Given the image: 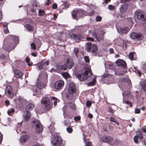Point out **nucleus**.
<instances>
[{"label":"nucleus","mask_w":146,"mask_h":146,"mask_svg":"<svg viewBox=\"0 0 146 146\" xmlns=\"http://www.w3.org/2000/svg\"><path fill=\"white\" fill-rule=\"evenodd\" d=\"M137 15L138 19H141L144 18V15L141 12H138L137 14Z\"/></svg>","instance_id":"27"},{"label":"nucleus","mask_w":146,"mask_h":146,"mask_svg":"<svg viewBox=\"0 0 146 146\" xmlns=\"http://www.w3.org/2000/svg\"><path fill=\"white\" fill-rule=\"evenodd\" d=\"M6 56L5 54H2L1 56L0 55L1 60H3L6 58Z\"/></svg>","instance_id":"59"},{"label":"nucleus","mask_w":146,"mask_h":146,"mask_svg":"<svg viewBox=\"0 0 146 146\" xmlns=\"http://www.w3.org/2000/svg\"><path fill=\"white\" fill-rule=\"evenodd\" d=\"M130 36L133 39L140 41L143 39L144 35L141 33L133 32L131 33Z\"/></svg>","instance_id":"7"},{"label":"nucleus","mask_w":146,"mask_h":146,"mask_svg":"<svg viewBox=\"0 0 146 146\" xmlns=\"http://www.w3.org/2000/svg\"><path fill=\"white\" fill-rule=\"evenodd\" d=\"M62 75V76L66 79L70 78V75L68 72L63 73Z\"/></svg>","instance_id":"31"},{"label":"nucleus","mask_w":146,"mask_h":146,"mask_svg":"<svg viewBox=\"0 0 146 146\" xmlns=\"http://www.w3.org/2000/svg\"><path fill=\"white\" fill-rule=\"evenodd\" d=\"M123 102L124 104H126L127 105H129L130 107L132 106V105L131 102L130 101H123Z\"/></svg>","instance_id":"42"},{"label":"nucleus","mask_w":146,"mask_h":146,"mask_svg":"<svg viewBox=\"0 0 146 146\" xmlns=\"http://www.w3.org/2000/svg\"><path fill=\"white\" fill-rule=\"evenodd\" d=\"M86 44L87 46L86 48L87 52L91 51L92 53L95 54L97 53L98 48L96 45L94 44L92 45L90 42H87Z\"/></svg>","instance_id":"5"},{"label":"nucleus","mask_w":146,"mask_h":146,"mask_svg":"<svg viewBox=\"0 0 146 146\" xmlns=\"http://www.w3.org/2000/svg\"><path fill=\"white\" fill-rule=\"evenodd\" d=\"M25 60H26V62L27 63H28V65L29 66H31V65L29 63V62L30 60V58L29 57H27L26 58Z\"/></svg>","instance_id":"53"},{"label":"nucleus","mask_w":146,"mask_h":146,"mask_svg":"<svg viewBox=\"0 0 146 146\" xmlns=\"http://www.w3.org/2000/svg\"><path fill=\"white\" fill-rule=\"evenodd\" d=\"M8 96L9 98L12 99L14 96V93L12 91V88L11 86H8L7 88Z\"/></svg>","instance_id":"14"},{"label":"nucleus","mask_w":146,"mask_h":146,"mask_svg":"<svg viewBox=\"0 0 146 146\" xmlns=\"http://www.w3.org/2000/svg\"><path fill=\"white\" fill-rule=\"evenodd\" d=\"M64 84V81L62 80H60L56 81L54 84V87L55 89L58 90L61 89Z\"/></svg>","instance_id":"9"},{"label":"nucleus","mask_w":146,"mask_h":146,"mask_svg":"<svg viewBox=\"0 0 146 146\" xmlns=\"http://www.w3.org/2000/svg\"><path fill=\"white\" fill-rule=\"evenodd\" d=\"M92 36L93 37L95 38L97 40L99 41H100L102 39L101 36L99 34H97L95 31L93 32Z\"/></svg>","instance_id":"21"},{"label":"nucleus","mask_w":146,"mask_h":146,"mask_svg":"<svg viewBox=\"0 0 146 146\" xmlns=\"http://www.w3.org/2000/svg\"><path fill=\"white\" fill-rule=\"evenodd\" d=\"M66 130L68 133H71L73 131V129L71 127L69 126L66 128Z\"/></svg>","instance_id":"39"},{"label":"nucleus","mask_w":146,"mask_h":146,"mask_svg":"<svg viewBox=\"0 0 146 146\" xmlns=\"http://www.w3.org/2000/svg\"><path fill=\"white\" fill-rule=\"evenodd\" d=\"M67 67H68V66L67 64H65L62 65H58L57 66V68L59 70H65L67 69Z\"/></svg>","instance_id":"24"},{"label":"nucleus","mask_w":146,"mask_h":146,"mask_svg":"<svg viewBox=\"0 0 146 146\" xmlns=\"http://www.w3.org/2000/svg\"><path fill=\"white\" fill-rule=\"evenodd\" d=\"M78 9L74 10L71 13L73 18L75 19L78 18Z\"/></svg>","instance_id":"22"},{"label":"nucleus","mask_w":146,"mask_h":146,"mask_svg":"<svg viewBox=\"0 0 146 146\" xmlns=\"http://www.w3.org/2000/svg\"><path fill=\"white\" fill-rule=\"evenodd\" d=\"M15 110L13 108L11 109V110H9L7 111L8 114L9 115H11V114L12 113H13L15 112Z\"/></svg>","instance_id":"38"},{"label":"nucleus","mask_w":146,"mask_h":146,"mask_svg":"<svg viewBox=\"0 0 146 146\" xmlns=\"http://www.w3.org/2000/svg\"><path fill=\"white\" fill-rule=\"evenodd\" d=\"M108 7L110 10H112L115 9L114 6L111 5H109Z\"/></svg>","instance_id":"55"},{"label":"nucleus","mask_w":146,"mask_h":146,"mask_svg":"<svg viewBox=\"0 0 146 146\" xmlns=\"http://www.w3.org/2000/svg\"><path fill=\"white\" fill-rule=\"evenodd\" d=\"M64 125L66 126H70V123L69 121H67L65 120L64 122Z\"/></svg>","instance_id":"43"},{"label":"nucleus","mask_w":146,"mask_h":146,"mask_svg":"<svg viewBox=\"0 0 146 146\" xmlns=\"http://www.w3.org/2000/svg\"><path fill=\"white\" fill-rule=\"evenodd\" d=\"M92 74V73L91 70L88 69L85 70L84 74L77 73L76 76L81 81H83L86 80L88 77H91Z\"/></svg>","instance_id":"2"},{"label":"nucleus","mask_w":146,"mask_h":146,"mask_svg":"<svg viewBox=\"0 0 146 146\" xmlns=\"http://www.w3.org/2000/svg\"><path fill=\"white\" fill-rule=\"evenodd\" d=\"M118 33L122 35L126 34L128 32L129 29L127 27H118L117 28Z\"/></svg>","instance_id":"13"},{"label":"nucleus","mask_w":146,"mask_h":146,"mask_svg":"<svg viewBox=\"0 0 146 146\" xmlns=\"http://www.w3.org/2000/svg\"><path fill=\"white\" fill-rule=\"evenodd\" d=\"M127 5L124 4L122 5L120 8V10L121 12H124L127 10Z\"/></svg>","instance_id":"23"},{"label":"nucleus","mask_w":146,"mask_h":146,"mask_svg":"<svg viewBox=\"0 0 146 146\" xmlns=\"http://www.w3.org/2000/svg\"><path fill=\"white\" fill-rule=\"evenodd\" d=\"M68 91L69 93L74 94L76 91V86L75 84L72 83L71 82L69 85Z\"/></svg>","instance_id":"10"},{"label":"nucleus","mask_w":146,"mask_h":146,"mask_svg":"<svg viewBox=\"0 0 146 146\" xmlns=\"http://www.w3.org/2000/svg\"><path fill=\"white\" fill-rule=\"evenodd\" d=\"M45 85V84L40 81H38L37 84L35 86L36 88L34 90L35 93L38 95L41 94V89L43 88Z\"/></svg>","instance_id":"6"},{"label":"nucleus","mask_w":146,"mask_h":146,"mask_svg":"<svg viewBox=\"0 0 146 146\" xmlns=\"http://www.w3.org/2000/svg\"><path fill=\"white\" fill-rule=\"evenodd\" d=\"M34 105L32 104H29L27 107V108L29 110H32L34 108Z\"/></svg>","instance_id":"33"},{"label":"nucleus","mask_w":146,"mask_h":146,"mask_svg":"<svg viewBox=\"0 0 146 146\" xmlns=\"http://www.w3.org/2000/svg\"><path fill=\"white\" fill-rule=\"evenodd\" d=\"M73 94L67 93L66 94V98L70 100H72L73 98Z\"/></svg>","instance_id":"28"},{"label":"nucleus","mask_w":146,"mask_h":146,"mask_svg":"<svg viewBox=\"0 0 146 146\" xmlns=\"http://www.w3.org/2000/svg\"><path fill=\"white\" fill-rule=\"evenodd\" d=\"M130 93L128 91H125L124 93H123V94L124 95H125L126 96H128L129 95Z\"/></svg>","instance_id":"60"},{"label":"nucleus","mask_w":146,"mask_h":146,"mask_svg":"<svg viewBox=\"0 0 146 146\" xmlns=\"http://www.w3.org/2000/svg\"><path fill=\"white\" fill-rule=\"evenodd\" d=\"M78 18H83L87 15V13L83 10L78 9Z\"/></svg>","instance_id":"16"},{"label":"nucleus","mask_w":146,"mask_h":146,"mask_svg":"<svg viewBox=\"0 0 146 146\" xmlns=\"http://www.w3.org/2000/svg\"><path fill=\"white\" fill-rule=\"evenodd\" d=\"M33 127L35 126L36 130V132L40 133L43 131L42 125L41 123L37 120H34L32 122Z\"/></svg>","instance_id":"8"},{"label":"nucleus","mask_w":146,"mask_h":146,"mask_svg":"<svg viewBox=\"0 0 146 146\" xmlns=\"http://www.w3.org/2000/svg\"><path fill=\"white\" fill-rule=\"evenodd\" d=\"M85 61L87 63H89L90 62V59L89 57L88 56H85L84 57Z\"/></svg>","instance_id":"46"},{"label":"nucleus","mask_w":146,"mask_h":146,"mask_svg":"<svg viewBox=\"0 0 146 146\" xmlns=\"http://www.w3.org/2000/svg\"><path fill=\"white\" fill-rule=\"evenodd\" d=\"M86 142V145L85 146H92L91 142L88 141Z\"/></svg>","instance_id":"54"},{"label":"nucleus","mask_w":146,"mask_h":146,"mask_svg":"<svg viewBox=\"0 0 146 146\" xmlns=\"http://www.w3.org/2000/svg\"><path fill=\"white\" fill-rule=\"evenodd\" d=\"M96 83V80L95 79H94L93 80L88 83V85L89 86H92L95 84Z\"/></svg>","instance_id":"37"},{"label":"nucleus","mask_w":146,"mask_h":146,"mask_svg":"<svg viewBox=\"0 0 146 146\" xmlns=\"http://www.w3.org/2000/svg\"><path fill=\"white\" fill-rule=\"evenodd\" d=\"M135 53V52H131L129 54V57L131 60H134L133 57V55Z\"/></svg>","instance_id":"35"},{"label":"nucleus","mask_w":146,"mask_h":146,"mask_svg":"<svg viewBox=\"0 0 146 146\" xmlns=\"http://www.w3.org/2000/svg\"><path fill=\"white\" fill-rule=\"evenodd\" d=\"M64 5L66 8H67L70 6L69 4L67 2H66L64 3Z\"/></svg>","instance_id":"62"},{"label":"nucleus","mask_w":146,"mask_h":146,"mask_svg":"<svg viewBox=\"0 0 146 146\" xmlns=\"http://www.w3.org/2000/svg\"><path fill=\"white\" fill-rule=\"evenodd\" d=\"M140 112V110L139 109L136 108L135 110V113H139Z\"/></svg>","instance_id":"61"},{"label":"nucleus","mask_w":146,"mask_h":146,"mask_svg":"<svg viewBox=\"0 0 146 146\" xmlns=\"http://www.w3.org/2000/svg\"><path fill=\"white\" fill-rule=\"evenodd\" d=\"M131 0H120V1L121 3H125Z\"/></svg>","instance_id":"63"},{"label":"nucleus","mask_w":146,"mask_h":146,"mask_svg":"<svg viewBox=\"0 0 146 146\" xmlns=\"http://www.w3.org/2000/svg\"><path fill=\"white\" fill-rule=\"evenodd\" d=\"M86 40L88 41H94V39L91 37H87L86 38Z\"/></svg>","instance_id":"58"},{"label":"nucleus","mask_w":146,"mask_h":146,"mask_svg":"<svg viewBox=\"0 0 146 146\" xmlns=\"http://www.w3.org/2000/svg\"><path fill=\"white\" fill-rule=\"evenodd\" d=\"M45 14L44 11L41 9H39L38 11V15L40 16H43Z\"/></svg>","instance_id":"36"},{"label":"nucleus","mask_w":146,"mask_h":146,"mask_svg":"<svg viewBox=\"0 0 146 146\" xmlns=\"http://www.w3.org/2000/svg\"><path fill=\"white\" fill-rule=\"evenodd\" d=\"M142 89L144 91H146V83H144L141 85Z\"/></svg>","instance_id":"47"},{"label":"nucleus","mask_w":146,"mask_h":146,"mask_svg":"<svg viewBox=\"0 0 146 146\" xmlns=\"http://www.w3.org/2000/svg\"><path fill=\"white\" fill-rule=\"evenodd\" d=\"M92 104V102L90 101H87L86 103V106L88 107H90Z\"/></svg>","instance_id":"45"},{"label":"nucleus","mask_w":146,"mask_h":146,"mask_svg":"<svg viewBox=\"0 0 146 146\" xmlns=\"http://www.w3.org/2000/svg\"><path fill=\"white\" fill-rule=\"evenodd\" d=\"M74 52L75 54V55L77 57H78V54L79 52L78 49L77 48H75L74 49Z\"/></svg>","instance_id":"40"},{"label":"nucleus","mask_w":146,"mask_h":146,"mask_svg":"<svg viewBox=\"0 0 146 146\" xmlns=\"http://www.w3.org/2000/svg\"><path fill=\"white\" fill-rule=\"evenodd\" d=\"M114 139L112 141V143H111V145H118L120 144L121 141L118 139H116L115 141H114Z\"/></svg>","instance_id":"30"},{"label":"nucleus","mask_w":146,"mask_h":146,"mask_svg":"<svg viewBox=\"0 0 146 146\" xmlns=\"http://www.w3.org/2000/svg\"><path fill=\"white\" fill-rule=\"evenodd\" d=\"M138 137H139V135L135 136L134 137V142L136 143H138Z\"/></svg>","instance_id":"41"},{"label":"nucleus","mask_w":146,"mask_h":146,"mask_svg":"<svg viewBox=\"0 0 146 146\" xmlns=\"http://www.w3.org/2000/svg\"><path fill=\"white\" fill-rule=\"evenodd\" d=\"M50 99V96H48V97H44L41 100L42 103L44 105L45 108L47 110H48L51 109Z\"/></svg>","instance_id":"4"},{"label":"nucleus","mask_w":146,"mask_h":146,"mask_svg":"<svg viewBox=\"0 0 146 146\" xmlns=\"http://www.w3.org/2000/svg\"><path fill=\"white\" fill-rule=\"evenodd\" d=\"M116 63L119 66H121L124 68H125L127 66L126 63L125 62L122 60H118Z\"/></svg>","instance_id":"15"},{"label":"nucleus","mask_w":146,"mask_h":146,"mask_svg":"<svg viewBox=\"0 0 146 146\" xmlns=\"http://www.w3.org/2000/svg\"><path fill=\"white\" fill-rule=\"evenodd\" d=\"M80 117L79 116L75 117L74 118V119L76 122H77L78 121L80 120Z\"/></svg>","instance_id":"49"},{"label":"nucleus","mask_w":146,"mask_h":146,"mask_svg":"<svg viewBox=\"0 0 146 146\" xmlns=\"http://www.w3.org/2000/svg\"><path fill=\"white\" fill-rule=\"evenodd\" d=\"M24 120L25 121H27L30 119L31 114L30 112L28 110L26 111V114L23 115Z\"/></svg>","instance_id":"18"},{"label":"nucleus","mask_w":146,"mask_h":146,"mask_svg":"<svg viewBox=\"0 0 146 146\" xmlns=\"http://www.w3.org/2000/svg\"><path fill=\"white\" fill-rule=\"evenodd\" d=\"M70 38L74 39L76 41H79L83 38V35L80 34H72L70 35Z\"/></svg>","instance_id":"12"},{"label":"nucleus","mask_w":146,"mask_h":146,"mask_svg":"<svg viewBox=\"0 0 146 146\" xmlns=\"http://www.w3.org/2000/svg\"><path fill=\"white\" fill-rule=\"evenodd\" d=\"M54 140L51 142L53 146H64L62 143V139L60 136L56 134L54 137Z\"/></svg>","instance_id":"3"},{"label":"nucleus","mask_w":146,"mask_h":146,"mask_svg":"<svg viewBox=\"0 0 146 146\" xmlns=\"http://www.w3.org/2000/svg\"><path fill=\"white\" fill-rule=\"evenodd\" d=\"M29 138V136L28 135H22L20 138V141L22 143H23L27 141Z\"/></svg>","instance_id":"17"},{"label":"nucleus","mask_w":146,"mask_h":146,"mask_svg":"<svg viewBox=\"0 0 146 146\" xmlns=\"http://www.w3.org/2000/svg\"><path fill=\"white\" fill-rule=\"evenodd\" d=\"M44 65V62L41 61L37 65V68L39 70H41L43 68V66Z\"/></svg>","instance_id":"29"},{"label":"nucleus","mask_w":146,"mask_h":146,"mask_svg":"<svg viewBox=\"0 0 146 146\" xmlns=\"http://www.w3.org/2000/svg\"><path fill=\"white\" fill-rule=\"evenodd\" d=\"M70 107L73 110H75L76 108V106L74 103L71 102L69 104Z\"/></svg>","instance_id":"32"},{"label":"nucleus","mask_w":146,"mask_h":146,"mask_svg":"<svg viewBox=\"0 0 146 146\" xmlns=\"http://www.w3.org/2000/svg\"><path fill=\"white\" fill-rule=\"evenodd\" d=\"M25 27L27 30L29 31L32 32L33 31V26L29 24H26L25 25Z\"/></svg>","instance_id":"25"},{"label":"nucleus","mask_w":146,"mask_h":146,"mask_svg":"<svg viewBox=\"0 0 146 146\" xmlns=\"http://www.w3.org/2000/svg\"><path fill=\"white\" fill-rule=\"evenodd\" d=\"M102 19V18L100 16H97L96 18V21H100Z\"/></svg>","instance_id":"56"},{"label":"nucleus","mask_w":146,"mask_h":146,"mask_svg":"<svg viewBox=\"0 0 146 146\" xmlns=\"http://www.w3.org/2000/svg\"><path fill=\"white\" fill-rule=\"evenodd\" d=\"M111 76L108 74H105L102 76V79L103 80H108L110 79Z\"/></svg>","instance_id":"26"},{"label":"nucleus","mask_w":146,"mask_h":146,"mask_svg":"<svg viewBox=\"0 0 146 146\" xmlns=\"http://www.w3.org/2000/svg\"><path fill=\"white\" fill-rule=\"evenodd\" d=\"M31 48L34 50H35L36 49V47L34 43H32L31 44Z\"/></svg>","instance_id":"51"},{"label":"nucleus","mask_w":146,"mask_h":146,"mask_svg":"<svg viewBox=\"0 0 146 146\" xmlns=\"http://www.w3.org/2000/svg\"><path fill=\"white\" fill-rule=\"evenodd\" d=\"M66 64L68 68L69 69L72 68L74 65V62L72 59H67V60Z\"/></svg>","instance_id":"20"},{"label":"nucleus","mask_w":146,"mask_h":146,"mask_svg":"<svg viewBox=\"0 0 146 146\" xmlns=\"http://www.w3.org/2000/svg\"><path fill=\"white\" fill-rule=\"evenodd\" d=\"M13 42L8 43L7 44H4L3 48L6 51L9 52L15 48L19 42V37L14 35L11 36Z\"/></svg>","instance_id":"1"},{"label":"nucleus","mask_w":146,"mask_h":146,"mask_svg":"<svg viewBox=\"0 0 146 146\" xmlns=\"http://www.w3.org/2000/svg\"><path fill=\"white\" fill-rule=\"evenodd\" d=\"M127 41L126 40H123V48L125 47L126 48L127 47Z\"/></svg>","instance_id":"50"},{"label":"nucleus","mask_w":146,"mask_h":146,"mask_svg":"<svg viewBox=\"0 0 146 146\" xmlns=\"http://www.w3.org/2000/svg\"><path fill=\"white\" fill-rule=\"evenodd\" d=\"M108 112L110 113H113L114 112V111L111 107H110L108 108Z\"/></svg>","instance_id":"44"},{"label":"nucleus","mask_w":146,"mask_h":146,"mask_svg":"<svg viewBox=\"0 0 146 146\" xmlns=\"http://www.w3.org/2000/svg\"><path fill=\"white\" fill-rule=\"evenodd\" d=\"M23 98L20 96H19L16 99V101H18L19 102H21L23 101Z\"/></svg>","instance_id":"52"},{"label":"nucleus","mask_w":146,"mask_h":146,"mask_svg":"<svg viewBox=\"0 0 146 146\" xmlns=\"http://www.w3.org/2000/svg\"><path fill=\"white\" fill-rule=\"evenodd\" d=\"M14 73L15 76L16 78H19L22 77L23 75V73L19 70H14Z\"/></svg>","instance_id":"19"},{"label":"nucleus","mask_w":146,"mask_h":146,"mask_svg":"<svg viewBox=\"0 0 146 146\" xmlns=\"http://www.w3.org/2000/svg\"><path fill=\"white\" fill-rule=\"evenodd\" d=\"M32 5L33 7L35 6L36 7H38V5L37 4V3L36 1L35 0H33V2L32 4Z\"/></svg>","instance_id":"48"},{"label":"nucleus","mask_w":146,"mask_h":146,"mask_svg":"<svg viewBox=\"0 0 146 146\" xmlns=\"http://www.w3.org/2000/svg\"><path fill=\"white\" fill-rule=\"evenodd\" d=\"M57 7H58L56 3H54V4H53V5H52V7L53 9H56L57 8Z\"/></svg>","instance_id":"64"},{"label":"nucleus","mask_w":146,"mask_h":146,"mask_svg":"<svg viewBox=\"0 0 146 146\" xmlns=\"http://www.w3.org/2000/svg\"><path fill=\"white\" fill-rule=\"evenodd\" d=\"M94 12L95 11H93L89 13H87V15L92 16H93V15L94 14Z\"/></svg>","instance_id":"57"},{"label":"nucleus","mask_w":146,"mask_h":146,"mask_svg":"<svg viewBox=\"0 0 146 146\" xmlns=\"http://www.w3.org/2000/svg\"><path fill=\"white\" fill-rule=\"evenodd\" d=\"M113 139H114L113 138L106 136H103L101 139V140L102 142L109 143L110 144L112 143V141Z\"/></svg>","instance_id":"11"},{"label":"nucleus","mask_w":146,"mask_h":146,"mask_svg":"<svg viewBox=\"0 0 146 146\" xmlns=\"http://www.w3.org/2000/svg\"><path fill=\"white\" fill-rule=\"evenodd\" d=\"M110 121L112 122L115 123L117 125H119V123L117 122L115 119L113 117H110Z\"/></svg>","instance_id":"34"}]
</instances>
